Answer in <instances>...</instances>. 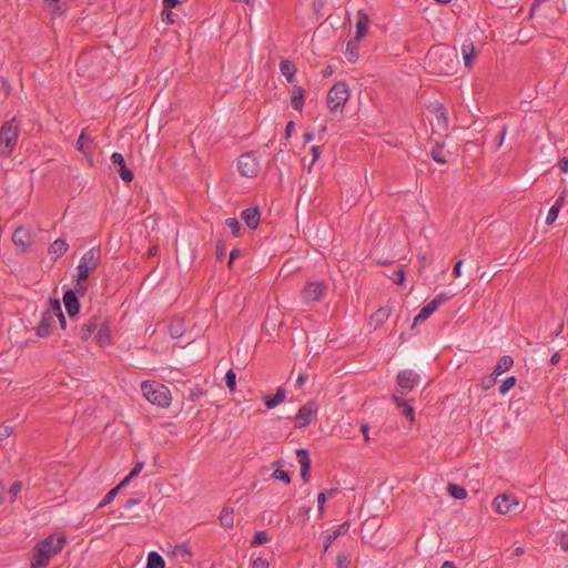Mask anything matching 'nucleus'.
Masks as SVG:
<instances>
[{
    "mask_svg": "<svg viewBox=\"0 0 568 568\" xmlns=\"http://www.w3.org/2000/svg\"><path fill=\"white\" fill-rule=\"evenodd\" d=\"M458 63L457 50L443 43L430 47L425 57L427 70L436 75L453 74Z\"/></svg>",
    "mask_w": 568,
    "mask_h": 568,
    "instance_id": "f257e3e1",
    "label": "nucleus"
},
{
    "mask_svg": "<svg viewBox=\"0 0 568 568\" xmlns=\"http://www.w3.org/2000/svg\"><path fill=\"white\" fill-rule=\"evenodd\" d=\"M64 535H49L40 540L33 550L31 568H45L52 557L57 556L65 546Z\"/></svg>",
    "mask_w": 568,
    "mask_h": 568,
    "instance_id": "f03ea898",
    "label": "nucleus"
},
{
    "mask_svg": "<svg viewBox=\"0 0 568 568\" xmlns=\"http://www.w3.org/2000/svg\"><path fill=\"white\" fill-rule=\"evenodd\" d=\"M20 122L17 118H12L6 121L0 128V156L7 159L13 153L19 133Z\"/></svg>",
    "mask_w": 568,
    "mask_h": 568,
    "instance_id": "7ed1b4c3",
    "label": "nucleus"
},
{
    "mask_svg": "<svg viewBox=\"0 0 568 568\" xmlns=\"http://www.w3.org/2000/svg\"><path fill=\"white\" fill-rule=\"evenodd\" d=\"M143 396L152 404L160 407H168L171 404V393L169 388L155 382H143L141 385Z\"/></svg>",
    "mask_w": 568,
    "mask_h": 568,
    "instance_id": "20e7f679",
    "label": "nucleus"
},
{
    "mask_svg": "<svg viewBox=\"0 0 568 568\" xmlns=\"http://www.w3.org/2000/svg\"><path fill=\"white\" fill-rule=\"evenodd\" d=\"M100 257V246L91 247L82 255L80 263L78 265V285H80L81 282H85L89 278L90 272L94 271L98 267Z\"/></svg>",
    "mask_w": 568,
    "mask_h": 568,
    "instance_id": "39448f33",
    "label": "nucleus"
},
{
    "mask_svg": "<svg viewBox=\"0 0 568 568\" xmlns=\"http://www.w3.org/2000/svg\"><path fill=\"white\" fill-rule=\"evenodd\" d=\"M349 98L348 85L345 82L335 83L327 93V106L331 112L343 111Z\"/></svg>",
    "mask_w": 568,
    "mask_h": 568,
    "instance_id": "423d86ee",
    "label": "nucleus"
},
{
    "mask_svg": "<svg viewBox=\"0 0 568 568\" xmlns=\"http://www.w3.org/2000/svg\"><path fill=\"white\" fill-rule=\"evenodd\" d=\"M327 292V284L324 281L308 282L302 291V298L305 303L321 301Z\"/></svg>",
    "mask_w": 568,
    "mask_h": 568,
    "instance_id": "0eeeda50",
    "label": "nucleus"
},
{
    "mask_svg": "<svg viewBox=\"0 0 568 568\" xmlns=\"http://www.w3.org/2000/svg\"><path fill=\"white\" fill-rule=\"evenodd\" d=\"M239 170L243 176L254 178L260 172V162L252 152L244 153L239 159Z\"/></svg>",
    "mask_w": 568,
    "mask_h": 568,
    "instance_id": "6e6552de",
    "label": "nucleus"
},
{
    "mask_svg": "<svg viewBox=\"0 0 568 568\" xmlns=\"http://www.w3.org/2000/svg\"><path fill=\"white\" fill-rule=\"evenodd\" d=\"M317 404L314 400H310L301 406L296 415V426L298 428H303L311 425L317 413Z\"/></svg>",
    "mask_w": 568,
    "mask_h": 568,
    "instance_id": "1a4fd4ad",
    "label": "nucleus"
},
{
    "mask_svg": "<svg viewBox=\"0 0 568 568\" xmlns=\"http://www.w3.org/2000/svg\"><path fill=\"white\" fill-rule=\"evenodd\" d=\"M419 375L414 371L406 369L402 371L397 375V384L400 388L402 395L409 393L418 383Z\"/></svg>",
    "mask_w": 568,
    "mask_h": 568,
    "instance_id": "9d476101",
    "label": "nucleus"
},
{
    "mask_svg": "<svg viewBox=\"0 0 568 568\" xmlns=\"http://www.w3.org/2000/svg\"><path fill=\"white\" fill-rule=\"evenodd\" d=\"M102 317V313L99 312L87 320L79 329V337L84 342L88 341L97 332Z\"/></svg>",
    "mask_w": 568,
    "mask_h": 568,
    "instance_id": "9b49d317",
    "label": "nucleus"
},
{
    "mask_svg": "<svg viewBox=\"0 0 568 568\" xmlns=\"http://www.w3.org/2000/svg\"><path fill=\"white\" fill-rule=\"evenodd\" d=\"M12 241L17 246L21 247V252H26L33 243L31 231L23 226L17 227L13 232Z\"/></svg>",
    "mask_w": 568,
    "mask_h": 568,
    "instance_id": "f8f14e48",
    "label": "nucleus"
},
{
    "mask_svg": "<svg viewBox=\"0 0 568 568\" xmlns=\"http://www.w3.org/2000/svg\"><path fill=\"white\" fill-rule=\"evenodd\" d=\"M57 316L51 313L43 312L41 321L37 327V335L40 337H48L52 334V329L55 325Z\"/></svg>",
    "mask_w": 568,
    "mask_h": 568,
    "instance_id": "ddd939ff",
    "label": "nucleus"
},
{
    "mask_svg": "<svg viewBox=\"0 0 568 568\" xmlns=\"http://www.w3.org/2000/svg\"><path fill=\"white\" fill-rule=\"evenodd\" d=\"M517 505H518L517 499L515 497H513L510 495H506V494L498 495L494 499L495 510L503 515L508 514L511 510L513 506H517Z\"/></svg>",
    "mask_w": 568,
    "mask_h": 568,
    "instance_id": "4468645a",
    "label": "nucleus"
},
{
    "mask_svg": "<svg viewBox=\"0 0 568 568\" xmlns=\"http://www.w3.org/2000/svg\"><path fill=\"white\" fill-rule=\"evenodd\" d=\"M111 160H112V163L114 165H118L119 166V170H118V173L119 175L121 176V179L129 183L133 180L134 178V174L133 172L126 166V163H125V160H124V156L119 153V152H114L112 155H111Z\"/></svg>",
    "mask_w": 568,
    "mask_h": 568,
    "instance_id": "2eb2a0df",
    "label": "nucleus"
},
{
    "mask_svg": "<svg viewBox=\"0 0 568 568\" xmlns=\"http://www.w3.org/2000/svg\"><path fill=\"white\" fill-rule=\"evenodd\" d=\"M63 303L70 317H73L79 314L81 306L79 298L73 290H68L64 293Z\"/></svg>",
    "mask_w": 568,
    "mask_h": 568,
    "instance_id": "dca6fc26",
    "label": "nucleus"
},
{
    "mask_svg": "<svg viewBox=\"0 0 568 568\" xmlns=\"http://www.w3.org/2000/svg\"><path fill=\"white\" fill-rule=\"evenodd\" d=\"M296 456L298 463L301 465V478L307 484L310 481V469H311V458L308 450L301 448L296 450Z\"/></svg>",
    "mask_w": 568,
    "mask_h": 568,
    "instance_id": "f3484780",
    "label": "nucleus"
},
{
    "mask_svg": "<svg viewBox=\"0 0 568 568\" xmlns=\"http://www.w3.org/2000/svg\"><path fill=\"white\" fill-rule=\"evenodd\" d=\"M43 9L52 18H57L67 11V3L62 2V0H44Z\"/></svg>",
    "mask_w": 568,
    "mask_h": 568,
    "instance_id": "a211bd4d",
    "label": "nucleus"
},
{
    "mask_svg": "<svg viewBox=\"0 0 568 568\" xmlns=\"http://www.w3.org/2000/svg\"><path fill=\"white\" fill-rule=\"evenodd\" d=\"M95 339L99 345H106L111 343V333L108 320L103 316L97 329Z\"/></svg>",
    "mask_w": 568,
    "mask_h": 568,
    "instance_id": "6ab92c4d",
    "label": "nucleus"
},
{
    "mask_svg": "<svg viewBox=\"0 0 568 568\" xmlns=\"http://www.w3.org/2000/svg\"><path fill=\"white\" fill-rule=\"evenodd\" d=\"M241 217L250 229L255 230L260 224L261 213L257 207H248L242 212Z\"/></svg>",
    "mask_w": 568,
    "mask_h": 568,
    "instance_id": "aec40b11",
    "label": "nucleus"
},
{
    "mask_svg": "<svg viewBox=\"0 0 568 568\" xmlns=\"http://www.w3.org/2000/svg\"><path fill=\"white\" fill-rule=\"evenodd\" d=\"M462 54L464 59V64L467 69H470L474 64V60L477 55L475 45L471 40H466L462 44Z\"/></svg>",
    "mask_w": 568,
    "mask_h": 568,
    "instance_id": "412c9836",
    "label": "nucleus"
},
{
    "mask_svg": "<svg viewBox=\"0 0 568 568\" xmlns=\"http://www.w3.org/2000/svg\"><path fill=\"white\" fill-rule=\"evenodd\" d=\"M172 554L183 564H191L193 558V552L191 551L189 545L185 542L176 545Z\"/></svg>",
    "mask_w": 568,
    "mask_h": 568,
    "instance_id": "4be33fe9",
    "label": "nucleus"
},
{
    "mask_svg": "<svg viewBox=\"0 0 568 568\" xmlns=\"http://www.w3.org/2000/svg\"><path fill=\"white\" fill-rule=\"evenodd\" d=\"M371 20L367 13L359 11L356 22V36L355 39L361 41L367 33L368 24Z\"/></svg>",
    "mask_w": 568,
    "mask_h": 568,
    "instance_id": "5701e85b",
    "label": "nucleus"
},
{
    "mask_svg": "<svg viewBox=\"0 0 568 568\" xmlns=\"http://www.w3.org/2000/svg\"><path fill=\"white\" fill-rule=\"evenodd\" d=\"M69 248V244L63 239L55 240L49 247L48 252L50 255L53 256V261H57L62 255L65 254V252Z\"/></svg>",
    "mask_w": 568,
    "mask_h": 568,
    "instance_id": "b1692460",
    "label": "nucleus"
},
{
    "mask_svg": "<svg viewBox=\"0 0 568 568\" xmlns=\"http://www.w3.org/2000/svg\"><path fill=\"white\" fill-rule=\"evenodd\" d=\"M390 308L388 306L379 307L372 316L371 323L375 326H382L390 315Z\"/></svg>",
    "mask_w": 568,
    "mask_h": 568,
    "instance_id": "393cba45",
    "label": "nucleus"
},
{
    "mask_svg": "<svg viewBox=\"0 0 568 568\" xmlns=\"http://www.w3.org/2000/svg\"><path fill=\"white\" fill-rule=\"evenodd\" d=\"M349 523L348 521H345L343 523L342 525H339L332 534H328L326 536V540H325V544H324V550L326 551L329 546L332 545V542L341 535H344L348 531L349 529Z\"/></svg>",
    "mask_w": 568,
    "mask_h": 568,
    "instance_id": "a878e982",
    "label": "nucleus"
},
{
    "mask_svg": "<svg viewBox=\"0 0 568 568\" xmlns=\"http://www.w3.org/2000/svg\"><path fill=\"white\" fill-rule=\"evenodd\" d=\"M304 93H305V91L302 87L295 85L293 88L291 104L294 110H296V111L302 110V108L304 105Z\"/></svg>",
    "mask_w": 568,
    "mask_h": 568,
    "instance_id": "bb28decb",
    "label": "nucleus"
},
{
    "mask_svg": "<svg viewBox=\"0 0 568 568\" xmlns=\"http://www.w3.org/2000/svg\"><path fill=\"white\" fill-rule=\"evenodd\" d=\"M280 69L282 74L286 78L287 82L292 83L296 73L295 64L292 61L285 59L281 61Z\"/></svg>",
    "mask_w": 568,
    "mask_h": 568,
    "instance_id": "cd10ccee",
    "label": "nucleus"
},
{
    "mask_svg": "<svg viewBox=\"0 0 568 568\" xmlns=\"http://www.w3.org/2000/svg\"><path fill=\"white\" fill-rule=\"evenodd\" d=\"M286 398V390L283 387H278L275 395L273 397H265V406L268 409L276 407L278 404L283 403Z\"/></svg>",
    "mask_w": 568,
    "mask_h": 568,
    "instance_id": "c85d7f7f",
    "label": "nucleus"
},
{
    "mask_svg": "<svg viewBox=\"0 0 568 568\" xmlns=\"http://www.w3.org/2000/svg\"><path fill=\"white\" fill-rule=\"evenodd\" d=\"M284 465V462L282 459L275 460L273 463V467H275L274 471L272 473V477L277 480H282L285 484L291 483V477L287 471L282 470L281 467Z\"/></svg>",
    "mask_w": 568,
    "mask_h": 568,
    "instance_id": "c756f323",
    "label": "nucleus"
},
{
    "mask_svg": "<svg viewBox=\"0 0 568 568\" xmlns=\"http://www.w3.org/2000/svg\"><path fill=\"white\" fill-rule=\"evenodd\" d=\"M437 308L436 304L429 301L415 316L414 324L426 321Z\"/></svg>",
    "mask_w": 568,
    "mask_h": 568,
    "instance_id": "7c9ffc66",
    "label": "nucleus"
},
{
    "mask_svg": "<svg viewBox=\"0 0 568 568\" xmlns=\"http://www.w3.org/2000/svg\"><path fill=\"white\" fill-rule=\"evenodd\" d=\"M78 150L84 154H88L92 151L93 140L85 135V132L82 131L78 141H77Z\"/></svg>",
    "mask_w": 568,
    "mask_h": 568,
    "instance_id": "2f4dec72",
    "label": "nucleus"
},
{
    "mask_svg": "<svg viewBox=\"0 0 568 568\" xmlns=\"http://www.w3.org/2000/svg\"><path fill=\"white\" fill-rule=\"evenodd\" d=\"M357 40L352 39L347 42L345 57L348 60V62L354 63L358 59V47H357Z\"/></svg>",
    "mask_w": 568,
    "mask_h": 568,
    "instance_id": "473e14b6",
    "label": "nucleus"
},
{
    "mask_svg": "<svg viewBox=\"0 0 568 568\" xmlns=\"http://www.w3.org/2000/svg\"><path fill=\"white\" fill-rule=\"evenodd\" d=\"M513 364H514L513 358L508 355H504L503 357L499 358V361L494 369L495 375L499 376L503 373L507 372L508 369H510Z\"/></svg>",
    "mask_w": 568,
    "mask_h": 568,
    "instance_id": "72a5a7b5",
    "label": "nucleus"
},
{
    "mask_svg": "<svg viewBox=\"0 0 568 568\" xmlns=\"http://www.w3.org/2000/svg\"><path fill=\"white\" fill-rule=\"evenodd\" d=\"M562 202H564V197L559 196L557 199V201L554 203V205L550 207V210L548 211L547 217H546L547 225H550L556 221L558 213L562 206Z\"/></svg>",
    "mask_w": 568,
    "mask_h": 568,
    "instance_id": "f704fd0d",
    "label": "nucleus"
},
{
    "mask_svg": "<svg viewBox=\"0 0 568 568\" xmlns=\"http://www.w3.org/2000/svg\"><path fill=\"white\" fill-rule=\"evenodd\" d=\"M164 567H165L164 559L162 558V556L159 552L152 551L149 554L148 561H146V568H164Z\"/></svg>",
    "mask_w": 568,
    "mask_h": 568,
    "instance_id": "c9c22d12",
    "label": "nucleus"
},
{
    "mask_svg": "<svg viewBox=\"0 0 568 568\" xmlns=\"http://www.w3.org/2000/svg\"><path fill=\"white\" fill-rule=\"evenodd\" d=\"M447 491L453 498L459 500L466 498L467 496V490L464 487L453 483L448 484Z\"/></svg>",
    "mask_w": 568,
    "mask_h": 568,
    "instance_id": "e433bc0d",
    "label": "nucleus"
},
{
    "mask_svg": "<svg viewBox=\"0 0 568 568\" xmlns=\"http://www.w3.org/2000/svg\"><path fill=\"white\" fill-rule=\"evenodd\" d=\"M220 523L223 527L233 528L234 527L233 510H229L227 508H224L220 515Z\"/></svg>",
    "mask_w": 568,
    "mask_h": 568,
    "instance_id": "4c0bfd02",
    "label": "nucleus"
},
{
    "mask_svg": "<svg viewBox=\"0 0 568 568\" xmlns=\"http://www.w3.org/2000/svg\"><path fill=\"white\" fill-rule=\"evenodd\" d=\"M432 159L437 163H446L447 160L444 154V145L436 143V145L430 151Z\"/></svg>",
    "mask_w": 568,
    "mask_h": 568,
    "instance_id": "58836bf2",
    "label": "nucleus"
},
{
    "mask_svg": "<svg viewBox=\"0 0 568 568\" xmlns=\"http://www.w3.org/2000/svg\"><path fill=\"white\" fill-rule=\"evenodd\" d=\"M268 541H270V537H268L267 532L265 530H260L254 535V537L251 541V547H256V546L266 544Z\"/></svg>",
    "mask_w": 568,
    "mask_h": 568,
    "instance_id": "ea45409f",
    "label": "nucleus"
},
{
    "mask_svg": "<svg viewBox=\"0 0 568 568\" xmlns=\"http://www.w3.org/2000/svg\"><path fill=\"white\" fill-rule=\"evenodd\" d=\"M405 274H406V271H405V267L404 266H400L398 267L396 271H394L388 277L389 280H392L395 284H403L404 281H405Z\"/></svg>",
    "mask_w": 568,
    "mask_h": 568,
    "instance_id": "a19ab883",
    "label": "nucleus"
},
{
    "mask_svg": "<svg viewBox=\"0 0 568 568\" xmlns=\"http://www.w3.org/2000/svg\"><path fill=\"white\" fill-rule=\"evenodd\" d=\"M225 384L230 388L231 392L235 390L236 387V374L233 369H229L225 374Z\"/></svg>",
    "mask_w": 568,
    "mask_h": 568,
    "instance_id": "79ce46f5",
    "label": "nucleus"
},
{
    "mask_svg": "<svg viewBox=\"0 0 568 568\" xmlns=\"http://www.w3.org/2000/svg\"><path fill=\"white\" fill-rule=\"evenodd\" d=\"M119 490H120V487H116V486L114 488H112L111 490H109L106 493V495L104 496V498L102 499V501L99 504V508H102V507L109 505L110 503H112L113 499L115 498V496L118 495Z\"/></svg>",
    "mask_w": 568,
    "mask_h": 568,
    "instance_id": "37998d69",
    "label": "nucleus"
},
{
    "mask_svg": "<svg viewBox=\"0 0 568 568\" xmlns=\"http://www.w3.org/2000/svg\"><path fill=\"white\" fill-rule=\"evenodd\" d=\"M516 384V378L514 376L507 377L499 386V393L506 394L509 392Z\"/></svg>",
    "mask_w": 568,
    "mask_h": 568,
    "instance_id": "c03bdc74",
    "label": "nucleus"
},
{
    "mask_svg": "<svg viewBox=\"0 0 568 568\" xmlns=\"http://www.w3.org/2000/svg\"><path fill=\"white\" fill-rule=\"evenodd\" d=\"M225 225L231 230L233 235H237L241 230V224L234 217H229L225 220Z\"/></svg>",
    "mask_w": 568,
    "mask_h": 568,
    "instance_id": "a18cd8bd",
    "label": "nucleus"
},
{
    "mask_svg": "<svg viewBox=\"0 0 568 568\" xmlns=\"http://www.w3.org/2000/svg\"><path fill=\"white\" fill-rule=\"evenodd\" d=\"M45 312L51 313V315H60L62 314V308L59 300H50V308H48Z\"/></svg>",
    "mask_w": 568,
    "mask_h": 568,
    "instance_id": "49530a36",
    "label": "nucleus"
},
{
    "mask_svg": "<svg viewBox=\"0 0 568 568\" xmlns=\"http://www.w3.org/2000/svg\"><path fill=\"white\" fill-rule=\"evenodd\" d=\"M13 433V427L9 424H1L0 425V442L7 439L10 437Z\"/></svg>",
    "mask_w": 568,
    "mask_h": 568,
    "instance_id": "de8ad7c7",
    "label": "nucleus"
},
{
    "mask_svg": "<svg viewBox=\"0 0 568 568\" xmlns=\"http://www.w3.org/2000/svg\"><path fill=\"white\" fill-rule=\"evenodd\" d=\"M497 376L498 375H495V372H493L490 375H488L485 378H483V381H481L483 389L491 388L495 385V383H496Z\"/></svg>",
    "mask_w": 568,
    "mask_h": 568,
    "instance_id": "09e8293b",
    "label": "nucleus"
},
{
    "mask_svg": "<svg viewBox=\"0 0 568 568\" xmlns=\"http://www.w3.org/2000/svg\"><path fill=\"white\" fill-rule=\"evenodd\" d=\"M21 489H22V484L20 481L13 483V485L10 487L9 495H10V498L12 501L17 498V496L21 491Z\"/></svg>",
    "mask_w": 568,
    "mask_h": 568,
    "instance_id": "8fccbe9b",
    "label": "nucleus"
},
{
    "mask_svg": "<svg viewBox=\"0 0 568 568\" xmlns=\"http://www.w3.org/2000/svg\"><path fill=\"white\" fill-rule=\"evenodd\" d=\"M449 298H450V295H448L447 293L442 292V293L437 294L432 300V302L435 303L437 307H439L442 304L447 302Z\"/></svg>",
    "mask_w": 568,
    "mask_h": 568,
    "instance_id": "3c124183",
    "label": "nucleus"
},
{
    "mask_svg": "<svg viewBox=\"0 0 568 568\" xmlns=\"http://www.w3.org/2000/svg\"><path fill=\"white\" fill-rule=\"evenodd\" d=\"M326 500H327L326 494L320 493L317 495V508H318L320 516H323V514H324Z\"/></svg>",
    "mask_w": 568,
    "mask_h": 568,
    "instance_id": "603ef678",
    "label": "nucleus"
},
{
    "mask_svg": "<svg viewBox=\"0 0 568 568\" xmlns=\"http://www.w3.org/2000/svg\"><path fill=\"white\" fill-rule=\"evenodd\" d=\"M311 152H312V161H311V164L308 166V171H311L312 165L320 159L322 150H321L320 146L314 145V146L311 148Z\"/></svg>",
    "mask_w": 568,
    "mask_h": 568,
    "instance_id": "864d4df0",
    "label": "nucleus"
},
{
    "mask_svg": "<svg viewBox=\"0 0 568 568\" xmlns=\"http://www.w3.org/2000/svg\"><path fill=\"white\" fill-rule=\"evenodd\" d=\"M336 560L337 568H349V559L345 554H338Z\"/></svg>",
    "mask_w": 568,
    "mask_h": 568,
    "instance_id": "5fc2aeb1",
    "label": "nucleus"
},
{
    "mask_svg": "<svg viewBox=\"0 0 568 568\" xmlns=\"http://www.w3.org/2000/svg\"><path fill=\"white\" fill-rule=\"evenodd\" d=\"M163 20L166 21L169 24H172L175 22L176 14L173 13L170 9H164L162 12Z\"/></svg>",
    "mask_w": 568,
    "mask_h": 568,
    "instance_id": "6e6d98bb",
    "label": "nucleus"
},
{
    "mask_svg": "<svg viewBox=\"0 0 568 568\" xmlns=\"http://www.w3.org/2000/svg\"><path fill=\"white\" fill-rule=\"evenodd\" d=\"M403 414L406 416V418H408L410 420V423H414L415 420V415H414V408L412 406H409L408 404H406L404 407H403Z\"/></svg>",
    "mask_w": 568,
    "mask_h": 568,
    "instance_id": "4d7b16f0",
    "label": "nucleus"
},
{
    "mask_svg": "<svg viewBox=\"0 0 568 568\" xmlns=\"http://www.w3.org/2000/svg\"><path fill=\"white\" fill-rule=\"evenodd\" d=\"M252 568H268V562L266 559L258 557L254 559Z\"/></svg>",
    "mask_w": 568,
    "mask_h": 568,
    "instance_id": "13d9d810",
    "label": "nucleus"
},
{
    "mask_svg": "<svg viewBox=\"0 0 568 568\" xmlns=\"http://www.w3.org/2000/svg\"><path fill=\"white\" fill-rule=\"evenodd\" d=\"M144 464L139 462L134 465V467L131 469V471L129 473V478H134L135 476H138L140 474V471L142 470Z\"/></svg>",
    "mask_w": 568,
    "mask_h": 568,
    "instance_id": "bf43d9fd",
    "label": "nucleus"
},
{
    "mask_svg": "<svg viewBox=\"0 0 568 568\" xmlns=\"http://www.w3.org/2000/svg\"><path fill=\"white\" fill-rule=\"evenodd\" d=\"M436 111L438 112L437 119L438 121L443 120L444 125H447L446 110L443 105H439Z\"/></svg>",
    "mask_w": 568,
    "mask_h": 568,
    "instance_id": "052dcab7",
    "label": "nucleus"
},
{
    "mask_svg": "<svg viewBox=\"0 0 568 568\" xmlns=\"http://www.w3.org/2000/svg\"><path fill=\"white\" fill-rule=\"evenodd\" d=\"M295 130V123L293 121H290L287 124H286V128H285V133H284V138L285 139H288L292 136L293 132Z\"/></svg>",
    "mask_w": 568,
    "mask_h": 568,
    "instance_id": "680f3d73",
    "label": "nucleus"
},
{
    "mask_svg": "<svg viewBox=\"0 0 568 568\" xmlns=\"http://www.w3.org/2000/svg\"><path fill=\"white\" fill-rule=\"evenodd\" d=\"M506 134H507V126L504 125L499 133V136L497 139V148H500L503 145Z\"/></svg>",
    "mask_w": 568,
    "mask_h": 568,
    "instance_id": "e2e57ef3",
    "label": "nucleus"
},
{
    "mask_svg": "<svg viewBox=\"0 0 568 568\" xmlns=\"http://www.w3.org/2000/svg\"><path fill=\"white\" fill-rule=\"evenodd\" d=\"M560 547L564 551H568V534H561Z\"/></svg>",
    "mask_w": 568,
    "mask_h": 568,
    "instance_id": "0e129e2a",
    "label": "nucleus"
},
{
    "mask_svg": "<svg viewBox=\"0 0 568 568\" xmlns=\"http://www.w3.org/2000/svg\"><path fill=\"white\" fill-rule=\"evenodd\" d=\"M306 381H307V375L306 374H300L297 379H296L295 387L296 388H301Z\"/></svg>",
    "mask_w": 568,
    "mask_h": 568,
    "instance_id": "69168bd1",
    "label": "nucleus"
},
{
    "mask_svg": "<svg viewBox=\"0 0 568 568\" xmlns=\"http://www.w3.org/2000/svg\"><path fill=\"white\" fill-rule=\"evenodd\" d=\"M558 164H559V169L561 172H564V173L568 172V158H562Z\"/></svg>",
    "mask_w": 568,
    "mask_h": 568,
    "instance_id": "338daca9",
    "label": "nucleus"
},
{
    "mask_svg": "<svg viewBox=\"0 0 568 568\" xmlns=\"http://www.w3.org/2000/svg\"><path fill=\"white\" fill-rule=\"evenodd\" d=\"M393 400L394 403L398 406V407H404L407 403L400 397L398 396L397 394H394L393 395Z\"/></svg>",
    "mask_w": 568,
    "mask_h": 568,
    "instance_id": "774afa93",
    "label": "nucleus"
}]
</instances>
